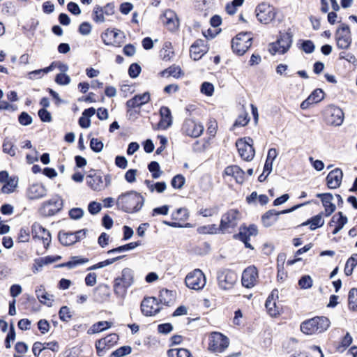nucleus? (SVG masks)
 I'll return each mask as SVG.
<instances>
[{
	"label": "nucleus",
	"instance_id": "13d9d810",
	"mask_svg": "<svg viewBox=\"0 0 357 357\" xmlns=\"http://www.w3.org/2000/svg\"><path fill=\"white\" fill-rule=\"evenodd\" d=\"M104 13L102 7L97 6L93 10V20L96 22H103L105 21Z\"/></svg>",
	"mask_w": 357,
	"mask_h": 357
},
{
	"label": "nucleus",
	"instance_id": "412c9836",
	"mask_svg": "<svg viewBox=\"0 0 357 357\" xmlns=\"http://www.w3.org/2000/svg\"><path fill=\"white\" fill-rule=\"evenodd\" d=\"M46 188L40 183H33L29 185L26 189V196L29 199H38L46 196Z\"/></svg>",
	"mask_w": 357,
	"mask_h": 357
},
{
	"label": "nucleus",
	"instance_id": "0eeeda50",
	"mask_svg": "<svg viewBox=\"0 0 357 357\" xmlns=\"http://www.w3.org/2000/svg\"><path fill=\"white\" fill-rule=\"evenodd\" d=\"M257 20L262 24H267L272 22L276 15V9L266 3L259 4L255 9Z\"/></svg>",
	"mask_w": 357,
	"mask_h": 357
},
{
	"label": "nucleus",
	"instance_id": "f03ea898",
	"mask_svg": "<svg viewBox=\"0 0 357 357\" xmlns=\"http://www.w3.org/2000/svg\"><path fill=\"white\" fill-rule=\"evenodd\" d=\"M134 282L133 271L129 268L122 270L120 276L114 280V292L118 297L124 298L127 294L128 289Z\"/></svg>",
	"mask_w": 357,
	"mask_h": 357
},
{
	"label": "nucleus",
	"instance_id": "a211bd4d",
	"mask_svg": "<svg viewBox=\"0 0 357 357\" xmlns=\"http://www.w3.org/2000/svg\"><path fill=\"white\" fill-rule=\"evenodd\" d=\"M160 303L155 297L145 298L141 303V310L145 316H153L160 312Z\"/></svg>",
	"mask_w": 357,
	"mask_h": 357
},
{
	"label": "nucleus",
	"instance_id": "2f4dec72",
	"mask_svg": "<svg viewBox=\"0 0 357 357\" xmlns=\"http://www.w3.org/2000/svg\"><path fill=\"white\" fill-rule=\"evenodd\" d=\"M112 326V323L107 321H100L91 326L88 330V334H96L102 332Z\"/></svg>",
	"mask_w": 357,
	"mask_h": 357
},
{
	"label": "nucleus",
	"instance_id": "6ab92c4d",
	"mask_svg": "<svg viewBox=\"0 0 357 357\" xmlns=\"http://www.w3.org/2000/svg\"><path fill=\"white\" fill-rule=\"evenodd\" d=\"M258 271L255 266L246 268L242 274V284L246 288L253 287L257 282Z\"/></svg>",
	"mask_w": 357,
	"mask_h": 357
},
{
	"label": "nucleus",
	"instance_id": "0e129e2a",
	"mask_svg": "<svg viewBox=\"0 0 357 357\" xmlns=\"http://www.w3.org/2000/svg\"><path fill=\"white\" fill-rule=\"evenodd\" d=\"M15 339V332L13 324L10 326V329L5 340V346L6 348H10V342H13Z\"/></svg>",
	"mask_w": 357,
	"mask_h": 357
},
{
	"label": "nucleus",
	"instance_id": "4c0bfd02",
	"mask_svg": "<svg viewBox=\"0 0 357 357\" xmlns=\"http://www.w3.org/2000/svg\"><path fill=\"white\" fill-rule=\"evenodd\" d=\"M167 355L169 357H174L175 355L176 357H193L190 351L184 348L169 349Z\"/></svg>",
	"mask_w": 357,
	"mask_h": 357
},
{
	"label": "nucleus",
	"instance_id": "c756f323",
	"mask_svg": "<svg viewBox=\"0 0 357 357\" xmlns=\"http://www.w3.org/2000/svg\"><path fill=\"white\" fill-rule=\"evenodd\" d=\"M324 225L323 213H320L302 223L301 226L310 225V229L314 231L317 228L321 227Z\"/></svg>",
	"mask_w": 357,
	"mask_h": 357
},
{
	"label": "nucleus",
	"instance_id": "c85d7f7f",
	"mask_svg": "<svg viewBox=\"0 0 357 357\" xmlns=\"http://www.w3.org/2000/svg\"><path fill=\"white\" fill-rule=\"evenodd\" d=\"M278 40L280 45L282 48L280 52H282V53H286L291 46L293 35L289 32L280 33Z\"/></svg>",
	"mask_w": 357,
	"mask_h": 357
},
{
	"label": "nucleus",
	"instance_id": "338daca9",
	"mask_svg": "<svg viewBox=\"0 0 357 357\" xmlns=\"http://www.w3.org/2000/svg\"><path fill=\"white\" fill-rule=\"evenodd\" d=\"M140 72L141 67L137 63H134L130 66L128 69V73L132 78L137 77L139 75Z\"/></svg>",
	"mask_w": 357,
	"mask_h": 357
},
{
	"label": "nucleus",
	"instance_id": "2eb2a0df",
	"mask_svg": "<svg viewBox=\"0 0 357 357\" xmlns=\"http://www.w3.org/2000/svg\"><path fill=\"white\" fill-rule=\"evenodd\" d=\"M182 131L186 135L196 138L202 134L204 126L192 119H186L183 124Z\"/></svg>",
	"mask_w": 357,
	"mask_h": 357
},
{
	"label": "nucleus",
	"instance_id": "69168bd1",
	"mask_svg": "<svg viewBox=\"0 0 357 357\" xmlns=\"http://www.w3.org/2000/svg\"><path fill=\"white\" fill-rule=\"evenodd\" d=\"M301 48L307 54H311L314 51L315 46L312 40H304L302 43Z\"/></svg>",
	"mask_w": 357,
	"mask_h": 357
},
{
	"label": "nucleus",
	"instance_id": "9b49d317",
	"mask_svg": "<svg viewBox=\"0 0 357 357\" xmlns=\"http://www.w3.org/2000/svg\"><path fill=\"white\" fill-rule=\"evenodd\" d=\"M337 46L340 49L347 50L351 43V33L347 24H342L339 26L335 33Z\"/></svg>",
	"mask_w": 357,
	"mask_h": 357
},
{
	"label": "nucleus",
	"instance_id": "72a5a7b5",
	"mask_svg": "<svg viewBox=\"0 0 357 357\" xmlns=\"http://www.w3.org/2000/svg\"><path fill=\"white\" fill-rule=\"evenodd\" d=\"M59 240L63 245H70L77 241L73 232H59Z\"/></svg>",
	"mask_w": 357,
	"mask_h": 357
},
{
	"label": "nucleus",
	"instance_id": "e2e57ef3",
	"mask_svg": "<svg viewBox=\"0 0 357 357\" xmlns=\"http://www.w3.org/2000/svg\"><path fill=\"white\" fill-rule=\"evenodd\" d=\"M55 82L59 85H67L70 82V77L64 73H59L56 76Z\"/></svg>",
	"mask_w": 357,
	"mask_h": 357
},
{
	"label": "nucleus",
	"instance_id": "37998d69",
	"mask_svg": "<svg viewBox=\"0 0 357 357\" xmlns=\"http://www.w3.org/2000/svg\"><path fill=\"white\" fill-rule=\"evenodd\" d=\"M265 306L268 314L272 317L276 316L280 312L279 307L274 301L271 300V296H268L266 301Z\"/></svg>",
	"mask_w": 357,
	"mask_h": 357
},
{
	"label": "nucleus",
	"instance_id": "680f3d73",
	"mask_svg": "<svg viewBox=\"0 0 357 357\" xmlns=\"http://www.w3.org/2000/svg\"><path fill=\"white\" fill-rule=\"evenodd\" d=\"M19 123L22 126H28L32 123V117L26 112H23L18 117Z\"/></svg>",
	"mask_w": 357,
	"mask_h": 357
},
{
	"label": "nucleus",
	"instance_id": "58836bf2",
	"mask_svg": "<svg viewBox=\"0 0 357 357\" xmlns=\"http://www.w3.org/2000/svg\"><path fill=\"white\" fill-rule=\"evenodd\" d=\"M95 290L97 291L95 294V300L96 301L102 303L108 299L109 294L108 292L107 286H105L103 288L97 287Z\"/></svg>",
	"mask_w": 357,
	"mask_h": 357
},
{
	"label": "nucleus",
	"instance_id": "6e6552de",
	"mask_svg": "<svg viewBox=\"0 0 357 357\" xmlns=\"http://www.w3.org/2000/svg\"><path fill=\"white\" fill-rule=\"evenodd\" d=\"M185 282L190 289L201 290L206 285V277L200 269H195L186 275Z\"/></svg>",
	"mask_w": 357,
	"mask_h": 357
},
{
	"label": "nucleus",
	"instance_id": "49530a36",
	"mask_svg": "<svg viewBox=\"0 0 357 357\" xmlns=\"http://www.w3.org/2000/svg\"><path fill=\"white\" fill-rule=\"evenodd\" d=\"M52 205L54 206V208L52 210V213L61 210L63 206L61 198L59 196H55L45 203V206Z\"/></svg>",
	"mask_w": 357,
	"mask_h": 357
},
{
	"label": "nucleus",
	"instance_id": "79ce46f5",
	"mask_svg": "<svg viewBox=\"0 0 357 357\" xmlns=\"http://www.w3.org/2000/svg\"><path fill=\"white\" fill-rule=\"evenodd\" d=\"M333 222L337 224V227L342 229L347 222V218L344 216L342 212H338L337 215L332 217L331 222L329 223L330 225L332 226Z\"/></svg>",
	"mask_w": 357,
	"mask_h": 357
},
{
	"label": "nucleus",
	"instance_id": "aec40b11",
	"mask_svg": "<svg viewBox=\"0 0 357 357\" xmlns=\"http://www.w3.org/2000/svg\"><path fill=\"white\" fill-rule=\"evenodd\" d=\"M160 20L162 24L166 26L167 29L171 31H175L178 29L179 21L176 14L172 10H167L160 16Z\"/></svg>",
	"mask_w": 357,
	"mask_h": 357
},
{
	"label": "nucleus",
	"instance_id": "7ed1b4c3",
	"mask_svg": "<svg viewBox=\"0 0 357 357\" xmlns=\"http://www.w3.org/2000/svg\"><path fill=\"white\" fill-rule=\"evenodd\" d=\"M330 321L325 317H315L303 321L301 325V330L307 335L321 333L328 329Z\"/></svg>",
	"mask_w": 357,
	"mask_h": 357
},
{
	"label": "nucleus",
	"instance_id": "a19ab883",
	"mask_svg": "<svg viewBox=\"0 0 357 357\" xmlns=\"http://www.w3.org/2000/svg\"><path fill=\"white\" fill-rule=\"evenodd\" d=\"M197 231L202 234H213L220 233V226L218 227L216 225H211L206 226L199 227Z\"/></svg>",
	"mask_w": 357,
	"mask_h": 357
},
{
	"label": "nucleus",
	"instance_id": "603ef678",
	"mask_svg": "<svg viewBox=\"0 0 357 357\" xmlns=\"http://www.w3.org/2000/svg\"><path fill=\"white\" fill-rule=\"evenodd\" d=\"M185 179L181 174H178L173 177L171 181L172 186L175 189H181L185 184Z\"/></svg>",
	"mask_w": 357,
	"mask_h": 357
},
{
	"label": "nucleus",
	"instance_id": "a18cd8bd",
	"mask_svg": "<svg viewBox=\"0 0 357 357\" xmlns=\"http://www.w3.org/2000/svg\"><path fill=\"white\" fill-rule=\"evenodd\" d=\"M148 169L150 172H151L153 178H158L162 173L160 170L159 163L155 161L151 162L148 165Z\"/></svg>",
	"mask_w": 357,
	"mask_h": 357
},
{
	"label": "nucleus",
	"instance_id": "3c124183",
	"mask_svg": "<svg viewBox=\"0 0 357 357\" xmlns=\"http://www.w3.org/2000/svg\"><path fill=\"white\" fill-rule=\"evenodd\" d=\"M59 318L61 321L68 322L72 318V312L67 306L61 307L59 312Z\"/></svg>",
	"mask_w": 357,
	"mask_h": 357
},
{
	"label": "nucleus",
	"instance_id": "ea45409f",
	"mask_svg": "<svg viewBox=\"0 0 357 357\" xmlns=\"http://www.w3.org/2000/svg\"><path fill=\"white\" fill-rule=\"evenodd\" d=\"M28 345L23 342H17L15 345V353L13 357H24L28 351Z\"/></svg>",
	"mask_w": 357,
	"mask_h": 357
},
{
	"label": "nucleus",
	"instance_id": "bb28decb",
	"mask_svg": "<svg viewBox=\"0 0 357 357\" xmlns=\"http://www.w3.org/2000/svg\"><path fill=\"white\" fill-rule=\"evenodd\" d=\"M150 100V93L145 92L142 94L135 95L132 98L126 102V106L128 108H135L149 102Z\"/></svg>",
	"mask_w": 357,
	"mask_h": 357
},
{
	"label": "nucleus",
	"instance_id": "dca6fc26",
	"mask_svg": "<svg viewBox=\"0 0 357 357\" xmlns=\"http://www.w3.org/2000/svg\"><path fill=\"white\" fill-rule=\"evenodd\" d=\"M257 227L254 225H250L248 227H241L238 234L234 235V238L243 241L247 248L253 249L249 243L250 237L257 236Z\"/></svg>",
	"mask_w": 357,
	"mask_h": 357
},
{
	"label": "nucleus",
	"instance_id": "c9c22d12",
	"mask_svg": "<svg viewBox=\"0 0 357 357\" xmlns=\"http://www.w3.org/2000/svg\"><path fill=\"white\" fill-rule=\"evenodd\" d=\"M140 245H141L140 241L131 242L130 243H128V244L119 246L118 248L112 249L107 252V254L111 255L113 253H120V252H126L128 250L135 249V248H137V246H139Z\"/></svg>",
	"mask_w": 357,
	"mask_h": 357
},
{
	"label": "nucleus",
	"instance_id": "f257e3e1",
	"mask_svg": "<svg viewBox=\"0 0 357 357\" xmlns=\"http://www.w3.org/2000/svg\"><path fill=\"white\" fill-rule=\"evenodd\" d=\"M145 198L139 192L130 190L121 193L116 199V205L118 209L128 213L139 211L143 207Z\"/></svg>",
	"mask_w": 357,
	"mask_h": 357
},
{
	"label": "nucleus",
	"instance_id": "5fc2aeb1",
	"mask_svg": "<svg viewBox=\"0 0 357 357\" xmlns=\"http://www.w3.org/2000/svg\"><path fill=\"white\" fill-rule=\"evenodd\" d=\"M349 304L353 310H357V289H351L349 293Z\"/></svg>",
	"mask_w": 357,
	"mask_h": 357
},
{
	"label": "nucleus",
	"instance_id": "052dcab7",
	"mask_svg": "<svg viewBox=\"0 0 357 357\" xmlns=\"http://www.w3.org/2000/svg\"><path fill=\"white\" fill-rule=\"evenodd\" d=\"M90 147L93 151L99 153L103 149V143L97 138H92L90 142Z\"/></svg>",
	"mask_w": 357,
	"mask_h": 357
},
{
	"label": "nucleus",
	"instance_id": "9d476101",
	"mask_svg": "<svg viewBox=\"0 0 357 357\" xmlns=\"http://www.w3.org/2000/svg\"><path fill=\"white\" fill-rule=\"evenodd\" d=\"M218 284L220 289L229 290L231 289L237 281V275L232 271L224 269L218 272Z\"/></svg>",
	"mask_w": 357,
	"mask_h": 357
},
{
	"label": "nucleus",
	"instance_id": "de8ad7c7",
	"mask_svg": "<svg viewBox=\"0 0 357 357\" xmlns=\"http://www.w3.org/2000/svg\"><path fill=\"white\" fill-rule=\"evenodd\" d=\"M132 352V348L130 346H123L113 351L109 357H123Z\"/></svg>",
	"mask_w": 357,
	"mask_h": 357
},
{
	"label": "nucleus",
	"instance_id": "e433bc0d",
	"mask_svg": "<svg viewBox=\"0 0 357 357\" xmlns=\"http://www.w3.org/2000/svg\"><path fill=\"white\" fill-rule=\"evenodd\" d=\"M53 67H54V63H52L50 66L46 67L43 69H39V70H36L31 71V72L29 73L28 77L30 79H36L41 78L42 77L44 76L45 74H47L49 72L52 71L53 70Z\"/></svg>",
	"mask_w": 357,
	"mask_h": 357
},
{
	"label": "nucleus",
	"instance_id": "5701e85b",
	"mask_svg": "<svg viewBox=\"0 0 357 357\" xmlns=\"http://www.w3.org/2000/svg\"><path fill=\"white\" fill-rule=\"evenodd\" d=\"M343 177L342 171L340 168H335L331 171L327 177V185L331 189H336L341 185Z\"/></svg>",
	"mask_w": 357,
	"mask_h": 357
},
{
	"label": "nucleus",
	"instance_id": "c03bdc74",
	"mask_svg": "<svg viewBox=\"0 0 357 357\" xmlns=\"http://www.w3.org/2000/svg\"><path fill=\"white\" fill-rule=\"evenodd\" d=\"M357 265V255L351 257L346 262L344 267V273L346 275H350L353 273L354 267Z\"/></svg>",
	"mask_w": 357,
	"mask_h": 357
},
{
	"label": "nucleus",
	"instance_id": "6e6d98bb",
	"mask_svg": "<svg viewBox=\"0 0 357 357\" xmlns=\"http://www.w3.org/2000/svg\"><path fill=\"white\" fill-rule=\"evenodd\" d=\"M172 216L174 220H186L188 217V211L185 208H178L172 213Z\"/></svg>",
	"mask_w": 357,
	"mask_h": 357
},
{
	"label": "nucleus",
	"instance_id": "774afa93",
	"mask_svg": "<svg viewBox=\"0 0 357 357\" xmlns=\"http://www.w3.org/2000/svg\"><path fill=\"white\" fill-rule=\"evenodd\" d=\"M213 85L209 82H204L201 86V92L206 96H211L213 93Z\"/></svg>",
	"mask_w": 357,
	"mask_h": 357
},
{
	"label": "nucleus",
	"instance_id": "a878e982",
	"mask_svg": "<svg viewBox=\"0 0 357 357\" xmlns=\"http://www.w3.org/2000/svg\"><path fill=\"white\" fill-rule=\"evenodd\" d=\"M224 174L234 178L236 183H243L245 181V172L237 165H231L225 168Z\"/></svg>",
	"mask_w": 357,
	"mask_h": 357
},
{
	"label": "nucleus",
	"instance_id": "7c9ffc66",
	"mask_svg": "<svg viewBox=\"0 0 357 357\" xmlns=\"http://www.w3.org/2000/svg\"><path fill=\"white\" fill-rule=\"evenodd\" d=\"M344 120V113L339 107L331 109L329 122L334 126H340Z\"/></svg>",
	"mask_w": 357,
	"mask_h": 357
},
{
	"label": "nucleus",
	"instance_id": "b1692460",
	"mask_svg": "<svg viewBox=\"0 0 357 357\" xmlns=\"http://www.w3.org/2000/svg\"><path fill=\"white\" fill-rule=\"evenodd\" d=\"M207 52V48L205 46L204 40H197L190 47V56L195 61L199 60Z\"/></svg>",
	"mask_w": 357,
	"mask_h": 357
},
{
	"label": "nucleus",
	"instance_id": "4be33fe9",
	"mask_svg": "<svg viewBox=\"0 0 357 357\" xmlns=\"http://www.w3.org/2000/svg\"><path fill=\"white\" fill-rule=\"evenodd\" d=\"M32 234L34 238H38L43 241L45 248H47L51 242V235L49 231L38 224L32 226Z\"/></svg>",
	"mask_w": 357,
	"mask_h": 357
},
{
	"label": "nucleus",
	"instance_id": "bf43d9fd",
	"mask_svg": "<svg viewBox=\"0 0 357 357\" xmlns=\"http://www.w3.org/2000/svg\"><path fill=\"white\" fill-rule=\"evenodd\" d=\"M308 97L309 100H312L314 103H317L324 98V92L321 89H317Z\"/></svg>",
	"mask_w": 357,
	"mask_h": 357
},
{
	"label": "nucleus",
	"instance_id": "09e8293b",
	"mask_svg": "<svg viewBox=\"0 0 357 357\" xmlns=\"http://www.w3.org/2000/svg\"><path fill=\"white\" fill-rule=\"evenodd\" d=\"M3 151L10 156H14L16 153V148L14 147L13 143L8 139L3 142Z\"/></svg>",
	"mask_w": 357,
	"mask_h": 357
},
{
	"label": "nucleus",
	"instance_id": "f8f14e48",
	"mask_svg": "<svg viewBox=\"0 0 357 357\" xmlns=\"http://www.w3.org/2000/svg\"><path fill=\"white\" fill-rule=\"evenodd\" d=\"M119 340V335L116 333H112L104 338H101L96 342V349L97 354L99 356H102L105 354V351L113 347Z\"/></svg>",
	"mask_w": 357,
	"mask_h": 357
},
{
	"label": "nucleus",
	"instance_id": "423d86ee",
	"mask_svg": "<svg viewBox=\"0 0 357 357\" xmlns=\"http://www.w3.org/2000/svg\"><path fill=\"white\" fill-rule=\"evenodd\" d=\"M229 344L227 337L218 332H213L209 337L208 349L215 352H223Z\"/></svg>",
	"mask_w": 357,
	"mask_h": 357
},
{
	"label": "nucleus",
	"instance_id": "20e7f679",
	"mask_svg": "<svg viewBox=\"0 0 357 357\" xmlns=\"http://www.w3.org/2000/svg\"><path fill=\"white\" fill-rule=\"evenodd\" d=\"M241 219V214L236 209H230L222 215L220 229L221 233H231L238 225Z\"/></svg>",
	"mask_w": 357,
	"mask_h": 357
},
{
	"label": "nucleus",
	"instance_id": "473e14b6",
	"mask_svg": "<svg viewBox=\"0 0 357 357\" xmlns=\"http://www.w3.org/2000/svg\"><path fill=\"white\" fill-rule=\"evenodd\" d=\"M89 259L87 258H83L79 256L72 257L70 260L68 262L63 263L59 265V267H67L69 269H73L77 266L87 263Z\"/></svg>",
	"mask_w": 357,
	"mask_h": 357
},
{
	"label": "nucleus",
	"instance_id": "39448f33",
	"mask_svg": "<svg viewBox=\"0 0 357 357\" xmlns=\"http://www.w3.org/2000/svg\"><path fill=\"white\" fill-rule=\"evenodd\" d=\"M252 44V37L250 32L239 33L231 40L233 52L238 55L244 54Z\"/></svg>",
	"mask_w": 357,
	"mask_h": 357
},
{
	"label": "nucleus",
	"instance_id": "f3484780",
	"mask_svg": "<svg viewBox=\"0 0 357 357\" xmlns=\"http://www.w3.org/2000/svg\"><path fill=\"white\" fill-rule=\"evenodd\" d=\"M18 185V177L16 176H9L6 171H1V192L12 193Z\"/></svg>",
	"mask_w": 357,
	"mask_h": 357
},
{
	"label": "nucleus",
	"instance_id": "cd10ccee",
	"mask_svg": "<svg viewBox=\"0 0 357 357\" xmlns=\"http://www.w3.org/2000/svg\"><path fill=\"white\" fill-rule=\"evenodd\" d=\"M160 120L158 123V126L165 130L168 128L172 123V116L171 111L169 107L162 106L160 109Z\"/></svg>",
	"mask_w": 357,
	"mask_h": 357
},
{
	"label": "nucleus",
	"instance_id": "4d7b16f0",
	"mask_svg": "<svg viewBox=\"0 0 357 357\" xmlns=\"http://www.w3.org/2000/svg\"><path fill=\"white\" fill-rule=\"evenodd\" d=\"M312 279L309 275H304L298 281V285L301 289H309L312 286Z\"/></svg>",
	"mask_w": 357,
	"mask_h": 357
},
{
	"label": "nucleus",
	"instance_id": "1a4fd4ad",
	"mask_svg": "<svg viewBox=\"0 0 357 357\" xmlns=\"http://www.w3.org/2000/svg\"><path fill=\"white\" fill-rule=\"evenodd\" d=\"M253 140L250 137L239 139L236 142V146L241 158L245 161H251L255 156V149L252 147Z\"/></svg>",
	"mask_w": 357,
	"mask_h": 357
},
{
	"label": "nucleus",
	"instance_id": "ddd939ff",
	"mask_svg": "<svg viewBox=\"0 0 357 357\" xmlns=\"http://www.w3.org/2000/svg\"><path fill=\"white\" fill-rule=\"evenodd\" d=\"M310 203V201L306 202L303 204H298L289 209L283 210L282 211L278 212L275 210H269L263 216H262V222L264 226L269 227L274 222L277 220V217L280 214H285L288 213H291L296 210L297 208L308 204Z\"/></svg>",
	"mask_w": 357,
	"mask_h": 357
},
{
	"label": "nucleus",
	"instance_id": "f704fd0d",
	"mask_svg": "<svg viewBox=\"0 0 357 357\" xmlns=\"http://www.w3.org/2000/svg\"><path fill=\"white\" fill-rule=\"evenodd\" d=\"M160 302L166 305H170L174 301V294L168 289H162L160 291Z\"/></svg>",
	"mask_w": 357,
	"mask_h": 357
},
{
	"label": "nucleus",
	"instance_id": "4468645a",
	"mask_svg": "<svg viewBox=\"0 0 357 357\" xmlns=\"http://www.w3.org/2000/svg\"><path fill=\"white\" fill-rule=\"evenodd\" d=\"M88 186L94 191H101L105 189L103 178L100 172L91 169L86 177Z\"/></svg>",
	"mask_w": 357,
	"mask_h": 357
},
{
	"label": "nucleus",
	"instance_id": "864d4df0",
	"mask_svg": "<svg viewBox=\"0 0 357 357\" xmlns=\"http://www.w3.org/2000/svg\"><path fill=\"white\" fill-rule=\"evenodd\" d=\"M181 68L178 67L172 66L167 69L163 70L161 74L163 77L165 76H172L174 77H178L181 74Z\"/></svg>",
	"mask_w": 357,
	"mask_h": 357
},
{
	"label": "nucleus",
	"instance_id": "393cba45",
	"mask_svg": "<svg viewBox=\"0 0 357 357\" xmlns=\"http://www.w3.org/2000/svg\"><path fill=\"white\" fill-rule=\"evenodd\" d=\"M316 196L321 199L325 209V215L330 216L336 208L335 205L332 202L333 199V195L331 193H318Z\"/></svg>",
	"mask_w": 357,
	"mask_h": 357
},
{
	"label": "nucleus",
	"instance_id": "8fccbe9b",
	"mask_svg": "<svg viewBox=\"0 0 357 357\" xmlns=\"http://www.w3.org/2000/svg\"><path fill=\"white\" fill-rule=\"evenodd\" d=\"M218 212L219 207L218 206H214L210 208H201L199 211V213L203 217H211L217 215Z\"/></svg>",
	"mask_w": 357,
	"mask_h": 357
}]
</instances>
